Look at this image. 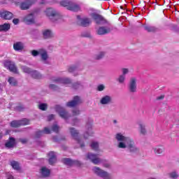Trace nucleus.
Listing matches in <instances>:
<instances>
[{
    "instance_id": "1",
    "label": "nucleus",
    "mask_w": 179,
    "mask_h": 179,
    "mask_svg": "<svg viewBox=\"0 0 179 179\" xmlns=\"http://www.w3.org/2000/svg\"><path fill=\"white\" fill-rule=\"evenodd\" d=\"M115 138L117 141L118 149H128L131 153H138L139 148L135 145V141L131 137L126 136L122 133H117Z\"/></svg>"
},
{
    "instance_id": "2",
    "label": "nucleus",
    "mask_w": 179,
    "mask_h": 179,
    "mask_svg": "<svg viewBox=\"0 0 179 179\" xmlns=\"http://www.w3.org/2000/svg\"><path fill=\"white\" fill-rule=\"evenodd\" d=\"M70 133L73 138L76 141L78 148H85V141H83V138H80L79 131L75 129V128H70Z\"/></svg>"
},
{
    "instance_id": "3",
    "label": "nucleus",
    "mask_w": 179,
    "mask_h": 179,
    "mask_svg": "<svg viewBox=\"0 0 179 179\" xmlns=\"http://www.w3.org/2000/svg\"><path fill=\"white\" fill-rule=\"evenodd\" d=\"M93 171L94 173H95L96 174V176H98V177H100L101 178L103 179H112L113 176H111V174H110L108 172L102 170L101 169L99 168V167H94L93 168Z\"/></svg>"
},
{
    "instance_id": "4",
    "label": "nucleus",
    "mask_w": 179,
    "mask_h": 179,
    "mask_svg": "<svg viewBox=\"0 0 179 179\" xmlns=\"http://www.w3.org/2000/svg\"><path fill=\"white\" fill-rule=\"evenodd\" d=\"M46 15L49 16L53 22H57V20H59V19H61V15H59L58 12L53 8H48L46 10Z\"/></svg>"
},
{
    "instance_id": "5",
    "label": "nucleus",
    "mask_w": 179,
    "mask_h": 179,
    "mask_svg": "<svg viewBox=\"0 0 179 179\" xmlns=\"http://www.w3.org/2000/svg\"><path fill=\"white\" fill-rule=\"evenodd\" d=\"M55 109L60 115V117L64 120H68V118H69V114L67 113L66 110H65V109L62 108V106L57 105Z\"/></svg>"
},
{
    "instance_id": "6",
    "label": "nucleus",
    "mask_w": 179,
    "mask_h": 179,
    "mask_svg": "<svg viewBox=\"0 0 179 179\" xmlns=\"http://www.w3.org/2000/svg\"><path fill=\"white\" fill-rule=\"evenodd\" d=\"M0 17L4 20H10L13 19V13L6 10H1Z\"/></svg>"
},
{
    "instance_id": "7",
    "label": "nucleus",
    "mask_w": 179,
    "mask_h": 179,
    "mask_svg": "<svg viewBox=\"0 0 179 179\" xmlns=\"http://www.w3.org/2000/svg\"><path fill=\"white\" fill-rule=\"evenodd\" d=\"M24 72L25 73H29L34 79H40L41 78V74L37 71L31 70L29 68L24 67Z\"/></svg>"
},
{
    "instance_id": "8",
    "label": "nucleus",
    "mask_w": 179,
    "mask_h": 179,
    "mask_svg": "<svg viewBox=\"0 0 179 179\" xmlns=\"http://www.w3.org/2000/svg\"><path fill=\"white\" fill-rule=\"evenodd\" d=\"M4 66L6 69H8L10 72H13V73H17V69L15 66V63L9 61H6L3 63Z\"/></svg>"
},
{
    "instance_id": "9",
    "label": "nucleus",
    "mask_w": 179,
    "mask_h": 179,
    "mask_svg": "<svg viewBox=\"0 0 179 179\" xmlns=\"http://www.w3.org/2000/svg\"><path fill=\"white\" fill-rule=\"evenodd\" d=\"M111 27H100L96 30V34L99 36H104V34H108V33H111Z\"/></svg>"
},
{
    "instance_id": "10",
    "label": "nucleus",
    "mask_w": 179,
    "mask_h": 179,
    "mask_svg": "<svg viewBox=\"0 0 179 179\" xmlns=\"http://www.w3.org/2000/svg\"><path fill=\"white\" fill-rule=\"evenodd\" d=\"M87 159L88 160H91L94 164H99V163H101V159L97 157V155H94L93 153H88L87 155Z\"/></svg>"
},
{
    "instance_id": "11",
    "label": "nucleus",
    "mask_w": 179,
    "mask_h": 179,
    "mask_svg": "<svg viewBox=\"0 0 179 179\" xmlns=\"http://www.w3.org/2000/svg\"><path fill=\"white\" fill-rule=\"evenodd\" d=\"M54 82L59 85H65L66 86H69V85L72 83L71 79L66 78H58L54 80Z\"/></svg>"
},
{
    "instance_id": "12",
    "label": "nucleus",
    "mask_w": 179,
    "mask_h": 179,
    "mask_svg": "<svg viewBox=\"0 0 179 179\" xmlns=\"http://www.w3.org/2000/svg\"><path fill=\"white\" fill-rule=\"evenodd\" d=\"M111 103H113V97L109 95H105L100 99V103L102 104V106H107L111 104Z\"/></svg>"
},
{
    "instance_id": "13",
    "label": "nucleus",
    "mask_w": 179,
    "mask_h": 179,
    "mask_svg": "<svg viewBox=\"0 0 179 179\" xmlns=\"http://www.w3.org/2000/svg\"><path fill=\"white\" fill-rule=\"evenodd\" d=\"M93 122H87L86 124L85 128L87 129V132L84 134V139H87L89 136H92L93 134V130H92V125Z\"/></svg>"
},
{
    "instance_id": "14",
    "label": "nucleus",
    "mask_w": 179,
    "mask_h": 179,
    "mask_svg": "<svg viewBox=\"0 0 179 179\" xmlns=\"http://www.w3.org/2000/svg\"><path fill=\"white\" fill-rule=\"evenodd\" d=\"M80 103H82L80 98L79 96H76L73 98V100H72L66 103V106L67 107H76V106H78V104H80Z\"/></svg>"
},
{
    "instance_id": "15",
    "label": "nucleus",
    "mask_w": 179,
    "mask_h": 179,
    "mask_svg": "<svg viewBox=\"0 0 179 179\" xmlns=\"http://www.w3.org/2000/svg\"><path fill=\"white\" fill-rule=\"evenodd\" d=\"M63 163L66 166H80V162L77 160H71L69 158H65L63 159Z\"/></svg>"
},
{
    "instance_id": "16",
    "label": "nucleus",
    "mask_w": 179,
    "mask_h": 179,
    "mask_svg": "<svg viewBox=\"0 0 179 179\" xmlns=\"http://www.w3.org/2000/svg\"><path fill=\"white\" fill-rule=\"evenodd\" d=\"M78 19L79 20V23L80 26H83V27H87L92 23V20L89 18H82L80 19V16H77Z\"/></svg>"
},
{
    "instance_id": "17",
    "label": "nucleus",
    "mask_w": 179,
    "mask_h": 179,
    "mask_svg": "<svg viewBox=\"0 0 179 179\" xmlns=\"http://www.w3.org/2000/svg\"><path fill=\"white\" fill-rule=\"evenodd\" d=\"M40 174L41 177H43V178H45L47 177H50V174H51V171L48 168L45 166H43L41 169Z\"/></svg>"
},
{
    "instance_id": "18",
    "label": "nucleus",
    "mask_w": 179,
    "mask_h": 179,
    "mask_svg": "<svg viewBox=\"0 0 179 179\" xmlns=\"http://www.w3.org/2000/svg\"><path fill=\"white\" fill-rule=\"evenodd\" d=\"M39 55L41 57V59L43 61V62H47L48 59V52L45 49H39Z\"/></svg>"
},
{
    "instance_id": "19",
    "label": "nucleus",
    "mask_w": 179,
    "mask_h": 179,
    "mask_svg": "<svg viewBox=\"0 0 179 179\" xmlns=\"http://www.w3.org/2000/svg\"><path fill=\"white\" fill-rule=\"evenodd\" d=\"M129 91L131 92V93H135L136 92V78H131L130 80V83L129 85Z\"/></svg>"
},
{
    "instance_id": "20",
    "label": "nucleus",
    "mask_w": 179,
    "mask_h": 179,
    "mask_svg": "<svg viewBox=\"0 0 179 179\" xmlns=\"http://www.w3.org/2000/svg\"><path fill=\"white\" fill-rule=\"evenodd\" d=\"M48 156L49 157V164H54V163H55V162H57V155L55 154V152H50L48 154Z\"/></svg>"
},
{
    "instance_id": "21",
    "label": "nucleus",
    "mask_w": 179,
    "mask_h": 179,
    "mask_svg": "<svg viewBox=\"0 0 179 179\" xmlns=\"http://www.w3.org/2000/svg\"><path fill=\"white\" fill-rule=\"evenodd\" d=\"M155 155H163L164 153V148L162 145H157L152 148Z\"/></svg>"
},
{
    "instance_id": "22",
    "label": "nucleus",
    "mask_w": 179,
    "mask_h": 179,
    "mask_svg": "<svg viewBox=\"0 0 179 179\" xmlns=\"http://www.w3.org/2000/svg\"><path fill=\"white\" fill-rule=\"evenodd\" d=\"M43 134H46L48 135V134H51V130L48 129V127H45L43 131H38L36 133V138H40V136H43Z\"/></svg>"
},
{
    "instance_id": "23",
    "label": "nucleus",
    "mask_w": 179,
    "mask_h": 179,
    "mask_svg": "<svg viewBox=\"0 0 179 179\" xmlns=\"http://www.w3.org/2000/svg\"><path fill=\"white\" fill-rule=\"evenodd\" d=\"M10 166L17 171H20V164L17 161L11 160L10 161Z\"/></svg>"
},
{
    "instance_id": "24",
    "label": "nucleus",
    "mask_w": 179,
    "mask_h": 179,
    "mask_svg": "<svg viewBox=\"0 0 179 179\" xmlns=\"http://www.w3.org/2000/svg\"><path fill=\"white\" fill-rule=\"evenodd\" d=\"M92 17L93 20H95L96 24H100L101 22L103 21V17L99 14L92 13Z\"/></svg>"
},
{
    "instance_id": "25",
    "label": "nucleus",
    "mask_w": 179,
    "mask_h": 179,
    "mask_svg": "<svg viewBox=\"0 0 179 179\" xmlns=\"http://www.w3.org/2000/svg\"><path fill=\"white\" fill-rule=\"evenodd\" d=\"M52 31L50 29H45L43 31V38H52Z\"/></svg>"
},
{
    "instance_id": "26",
    "label": "nucleus",
    "mask_w": 179,
    "mask_h": 179,
    "mask_svg": "<svg viewBox=\"0 0 179 179\" xmlns=\"http://www.w3.org/2000/svg\"><path fill=\"white\" fill-rule=\"evenodd\" d=\"M138 124L141 134H142V135H146V124H145V123L142 122H140Z\"/></svg>"
},
{
    "instance_id": "27",
    "label": "nucleus",
    "mask_w": 179,
    "mask_h": 179,
    "mask_svg": "<svg viewBox=\"0 0 179 179\" xmlns=\"http://www.w3.org/2000/svg\"><path fill=\"white\" fill-rule=\"evenodd\" d=\"M10 30V24L9 23H4L0 25V31H9Z\"/></svg>"
},
{
    "instance_id": "28",
    "label": "nucleus",
    "mask_w": 179,
    "mask_h": 179,
    "mask_svg": "<svg viewBox=\"0 0 179 179\" xmlns=\"http://www.w3.org/2000/svg\"><path fill=\"white\" fill-rule=\"evenodd\" d=\"M13 49L15 51H22L23 50V43L16 42L13 44Z\"/></svg>"
},
{
    "instance_id": "29",
    "label": "nucleus",
    "mask_w": 179,
    "mask_h": 179,
    "mask_svg": "<svg viewBox=\"0 0 179 179\" xmlns=\"http://www.w3.org/2000/svg\"><path fill=\"white\" fill-rule=\"evenodd\" d=\"M24 22H25L27 24H31V23H34V17L33 14H29L28 17L24 19Z\"/></svg>"
},
{
    "instance_id": "30",
    "label": "nucleus",
    "mask_w": 179,
    "mask_h": 179,
    "mask_svg": "<svg viewBox=\"0 0 179 179\" xmlns=\"http://www.w3.org/2000/svg\"><path fill=\"white\" fill-rule=\"evenodd\" d=\"M168 177L169 178H171V179H178L179 178L178 171H172L171 172L168 173Z\"/></svg>"
},
{
    "instance_id": "31",
    "label": "nucleus",
    "mask_w": 179,
    "mask_h": 179,
    "mask_svg": "<svg viewBox=\"0 0 179 179\" xmlns=\"http://www.w3.org/2000/svg\"><path fill=\"white\" fill-rule=\"evenodd\" d=\"M68 9L69 10H73V12H78V10L80 9V8L79 7V6L71 2Z\"/></svg>"
},
{
    "instance_id": "32",
    "label": "nucleus",
    "mask_w": 179,
    "mask_h": 179,
    "mask_svg": "<svg viewBox=\"0 0 179 179\" xmlns=\"http://www.w3.org/2000/svg\"><path fill=\"white\" fill-rule=\"evenodd\" d=\"M22 124V120H13L10 122V127H12L13 128H17L18 127H20Z\"/></svg>"
},
{
    "instance_id": "33",
    "label": "nucleus",
    "mask_w": 179,
    "mask_h": 179,
    "mask_svg": "<svg viewBox=\"0 0 179 179\" xmlns=\"http://www.w3.org/2000/svg\"><path fill=\"white\" fill-rule=\"evenodd\" d=\"M15 146V138H10V140L6 143V148H13Z\"/></svg>"
},
{
    "instance_id": "34",
    "label": "nucleus",
    "mask_w": 179,
    "mask_h": 179,
    "mask_svg": "<svg viewBox=\"0 0 179 179\" xmlns=\"http://www.w3.org/2000/svg\"><path fill=\"white\" fill-rule=\"evenodd\" d=\"M33 5L32 0H28L24 2L23 3V10H25L26 9H29V7Z\"/></svg>"
},
{
    "instance_id": "35",
    "label": "nucleus",
    "mask_w": 179,
    "mask_h": 179,
    "mask_svg": "<svg viewBox=\"0 0 179 179\" xmlns=\"http://www.w3.org/2000/svg\"><path fill=\"white\" fill-rule=\"evenodd\" d=\"M91 148L92 150H99V143L97 141H93L90 145Z\"/></svg>"
},
{
    "instance_id": "36",
    "label": "nucleus",
    "mask_w": 179,
    "mask_h": 179,
    "mask_svg": "<svg viewBox=\"0 0 179 179\" xmlns=\"http://www.w3.org/2000/svg\"><path fill=\"white\" fill-rule=\"evenodd\" d=\"M145 30H146V31H156V27H153V26H149V25H145L144 27Z\"/></svg>"
},
{
    "instance_id": "37",
    "label": "nucleus",
    "mask_w": 179,
    "mask_h": 179,
    "mask_svg": "<svg viewBox=\"0 0 179 179\" xmlns=\"http://www.w3.org/2000/svg\"><path fill=\"white\" fill-rule=\"evenodd\" d=\"M8 83L10 85H11V86H16L17 85L16 80L13 77H10L8 78Z\"/></svg>"
},
{
    "instance_id": "38",
    "label": "nucleus",
    "mask_w": 179,
    "mask_h": 179,
    "mask_svg": "<svg viewBox=\"0 0 179 179\" xmlns=\"http://www.w3.org/2000/svg\"><path fill=\"white\" fill-rule=\"evenodd\" d=\"M71 3L72 2L69 1V0H64V1H61L60 3H61L62 6H68V8H69V6H71Z\"/></svg>"
},
{
    "instance_id": "39",
    "label": "nucleus",
    "mask_w": 179,
    "mask_h": 179,
    "mask_svg": "<svg viewBox=\"0 0 179 179\" xmlns=\"http://www.w3.org/2000/svg\"><path fill=\"white\" fill-rule=\"evenodd\" d=\"M78 71V66H71L69 68V72L70 73H73L74 72H76Z\"/></svg>"
},
{
    "instance_id": "40",
    "label": "nucleus",
    "mask_w": 179,
    "mask_h": 179,
    "mask_svg": "<svg viewBox=\"0 0 179 179\" xmlns=\"http://www.w3.org/2000/svg\"><path fill=\"white\" fill-rule=\"evenodd\" d=\"M103 57H104V52H101L98 53L97 55H96L94 56L95 59H101Z\"/></svg>"
},
{
    "instance_id": "41",
    "label": "nucleus",
    "mask_w": 179,
    "mask_h": 179,
    "mask_svg": "<svg viewBox=\"0 0 179 179\" xmlns=\"http://www.w3.org/2000/svg\"><path fill=\"white\" fill-rule=\"evenodd\" d=\"M48 105L47 103H40L38 105L39 110H42V111H45L47 110Z\"/></svg>"
},
{
    "instance_id": "42",
    "label": "nucleus",
    "mask_w": 179,
    "mask_h": 179,
    "mask_svg": "<svg viewBox=\"0 0 179 179\" xmlns=\"http://www.w3.org/2000/svg\"><path fill=\"white\" fill-rule=\"evenodd\" d=\"M14 2L17 6H20V9L23 10V3L22 0H14Z\"/></svg>"
},
{
    "instance_id": "43",
    "label": "nucleus",
    "mask_w": 179,
    "mask_h": 179,
    "mask_svg": "<svg viewBox=\"0 0 179 179\" xmlns=\"http://www.w3.org/2000/svg\"><path fill=\"white\" fill-rule=\"evenodd\" d=\"M117 82H119V83H121V84L124 83V82H125V76L120 75L117 78Z\"/></svg>"
},
{
    "instance_id": "44",
    "label": "nucleus",
    "mask_w": 179,
    "mask_h": 179,
    "mask_svg": "<svg viewBox=\"0 0 179 179\" xmlns=\"http://www.w3.org/2000/svg\"><path fill=\"white\" fill-rule=\"evenodd\" d=\"M31 54L33 57H37L38 55H40V50H31Z\"/></svg>"
},
{
    "instance_id": "45",
    "label": "nucleus",
    "mask_w": 179,
    "mask_h": 179,
    "mask_svg": "<svg viewBox=\"0 0 179 179\" xmlns=\"http://www.w3.org/2000/svg\"><path fill=\"white\" fill-rule=\"evenodd\" d=\"M105 89H106V86H104V85L103 84H101L97 86L96 90L98 92H103V90H104Z\"/></svg>"
},
{
    "instance_id": "46",
    "label": "nucleus",
    "mask_w": 179,
    "mask_h": 179,
    "mask_svg": "<svg viewBox=\"0 0 179 179\" xmlns=\"http://www.w3.org/2000/svg\"><path fill=\"white\" fill-rule=\"evenodd\" d=\"M52 131H53V132L58 133V131H59V127H58V125L55 124L52 127Z\"/></svg>"
},
{
    "instance_id": "47",
    "label": "nucleus",
    "mask_w": 179,
    "mask_h": 179,
    "mask_svg": "<svg viewBox=\"0 0 179 179\" xmlns=\"http://www.w3.org/2000/svg\"><path fill=\"white\" fill-rule=\"evenodd\" d=\"M79 87H82V85H80V83H76L73 85V89H79Z\"/></svg>"
},
{
    "instance_id": "48",
    "label": "nucleus",
    "mask_w": 179,
    "mask_h": 179,
    "mask_svg": "<svg viewBox=\"0 0 179 179\" xmlns=\"http://www.w3.org/2000/svg\"><path fill=\"white\" fill-rule=\"evenodd\" d=\"M50 89H52V90H57L58 87H57V85H54V84H50L49 85Z\"/></svg>"
},
{
    "instance_id": "49",
    "label": "nucleus",
    "mask_w": 179,
    "mask_h": 179,
    "mask_svg": "<svg viewBox=\"0 0 179 179\" xmlns=\"http://www.w3.org/2000/svg\"><path fill=\"white\" fill-rule=\"evenodd\" d=\"M9 1L10 0H0V5H6L9 3Z\"/></svg>"
},
{
    "instance_id": "50",
    "label": "nucleus",
    "mask_w": 179,
    "mask_h": 179,
    "mask_svg": "<svg viewBox=\"0 0 179 179\" xmlns=\"http://www.w3.org/2000/svg\"><path fill=\"white\" fill-rule=\"evenodd\" d=\"M80 114V111L78 109H74L73 110V115H79Z\"/></svg>"
},
{
    "instance_id": "51",
    "label": "nucleus",
    "mask_w": 179,
    "mask_h": 179,
    "mask_svg": "<svg viewBox=\"0 0 179 179\" xmlns=\"http://www.w3.org/2000/svg\"><path fill=\"white\" fill-rule=\"evenodd\" d=\"M30 124V120L29 119H23V125H29Z\"/></svg>"
},
{
    "instance_id": "52",
    "label": "nucleus",
    "mask_w": 179,
    "mask_h": 179,
    "mask_svg": "<svg viewBox=\"0 0 179 179\" xmlns=\"http://www.w3.org/2000/svg\"><path fill=\"white\" fill-rule=\"evenodd\" d=\"M122 75H124V76H125V75H127V73L129 72V70H128V69H122Z\"/></svg>"
},
{
    "instance_id": "53",
    "label": "nucleus",
    "mask_w": 179,
    "mask_h": 179,
    "mask_svg": "<svg viewBox=\"0 0 179 179\" xmlns=\"http://www.w3.org/2000/svg\"><path fill=\"white\" fill-rule=\"evenodd\" d=\"M20 20L18 18H14L13 20V24H17L18 23H20Z\"/></svg>"
},
{
    "instance_id": "54",
    "label": "nucleus",
    "mask_w": 179,
    "mask_h": 179,
    "mask_svg": "<svg viewBox=\"0 0 179 179\" xmlns=\"http://www.w3.org/2000/svg\"><path fill=\"white\" fill-rule=\"evenodd\" d=\"M54 117H55L54 115H50L48 117V121H51V120H54Z\"/></svg>"
},
{
    "instance_id": "55",
    "label": "nucleus",
    "mask_w": 179,
    "mask_h": 179,
    "mask_svg": "<svg viewBox=\"0 0 179 179\" xmlns=\"http://www.w3.org/2000/svg\"><path fill=\"white\" fill-rule=\"evenodd\" d=\"M78 122H79V120L75 119V120H73V124H74V125H78Z\"/></svg>"
},
{
    "instance_id": "56",
    "label": "nucleus",
    "mask_w": 179,
    "mask_h": 179,
    "mask_svg": "<svg viewBox=\"0 0 179 179\" xmlns=\"http://www.w3.org/2000/svg\"><path fill=\"white\" fill-rule=\"evenodd\" d=\"M7 179H14L13 176H7Z\"/></svg>"
},
{
    "instance_id": "57",
    "label": "nucleus",
    "mask_w": 179,
    "mask_h": 179,
    "mask_svg": "<svg viewBox=\"0 0 179 179\" xmlns=\"http://www.w3.org/2000/svg\"><path fill=\"white\" fill-rule=\"evenodd\" d=\"M104 167H106L107 169H108V167H110V164H105Z\"/></svg>"
},
{
    "instance_id": "58",
    "label": "nucleus",
    "mask_w": 179,
    "mask_h": 179,
    "mask_svg": "<svg viewBox=\"0 0 179 179\" xmlns=\"http://www.w3.org/2000/svg\"><path fill=\"white\" fill-rule=\"evenodd\" d=\"M163 98H164V96H161L158 97V100H162V99H163Z\"/></svg>"
},
{
    "instance_id": "59",
    "label": "nucleus",
    "mask_w": 179,
    "mask_h": 179,
    "mask_svg": "<svg viewBox=\"0 0 179 179\" xmlns=\"http://www.w3.org/2000/svg\"><path fill=\"white\" fill-rule=\"evenodd\" d=\"M23 143H26V140H23Z\"/></svg>"
},
{
    "instance_id": "60",
    "label": "nucleus",
    "mask_w": 179,
    "mask_h": 179,
    "mask_svg": "<svg viewBox=\"0 0 179 179\" xmlns=\"http://www.w3.org/2000/svg\"><path fill=\"white\" fill-rule=\"evenodd\" d=\"M114 122L116 123V122H117V120H114Z\"/></svg>"
},
{
    "instance_id": "61",
    "label": "nucleus",
    "mask_w": 179,
    "mask_h": 179,
    "mask_svg": "<svg viewBox=\"0 0 179 179\" xmlns=\"http://www.w3.org/2000/svg\"><path fill=\"white\" fill-rule=\"evenodd\" d=\"M0 89H1V85H0Z\"/></svg>"
}]
</instances>
